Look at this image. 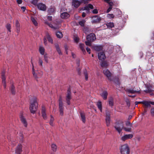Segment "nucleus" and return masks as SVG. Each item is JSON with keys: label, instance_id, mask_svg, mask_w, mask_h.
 Masks as SVG:
<instances>
[{"label": "nucleus", "instance_id": "nucleus-21", "mask_svg": "<svg viewBox=\"0 0 154 154\" xmlns=\"http://www.w3.org/2000/svg\"><path fill=\"white\" fill-rule=\"evenodd\" d=\"M61 17L63 19H67L69 17V15L66 12H64L61 14Z\"/></svg>", "mask_w": 154, "mask_h": 154}, {"label": "nucleus", "instance_id": "nucleus-20", "mask_svg": "<svg viewBox=\"0 0 154 154\" xmlns=\"http://www.w3.org/2000/svg\"><path fill=\"white\" fill-rule=\"evenodd\" d=\"M20 120L21 122L25 127L27 126V122L26 119L23 117L22 115H21L20 116Z\"/></svg>", "mask_w": 154, "mask_h": 154}, {"label": "nucleus", "instance_id": "nucleus-54", "mask_svg": "<svg viewBox=\"0 0 154 154\" xmlns=\"http://www.w3.org/2000/svg\"><path fill=\"white\" fill-rule=\"evenodd\" d=\"M42 63L43 62L42 60L41 59H39V65L41 66H42Z\"/></svg>", "mask_w": 154, "mask_h": 154}, {"label": "nucleus", "instance_id": "nucleus-7", "mask_svg": "<svg viewBox=\"0 0 154 154\" xmlns=\"http://www.w3.org/2000/svg\"><path fill=\"white\" fill-rule=\"evenodd\" d=\"M86 39L88 41L92 42L96 40V38L94 34L91 33L87 36Z\"/></svg>", "mask_w": 154, "mask_h": 154}, {"label": "nucleus", "instance_id": "nucleus-38", "mask_svg": "<svg viewBox=\"0 0 154 154\" xmlns=\"http://www.w3.org/2000/svg\"><path fill=\"white\" fill-rule=\"evenodd\" d=\"M45 23L48 24L50 27L51 28H52L53 29H57V28H58L57 27L54 26H53V25L51 24L48 23V22H47L45 21Z\"/></svg>", "mask_w": 154, "mask_h": 154}, {"label": "nucleus", "instance_id": "nucleus-27", "mask_svg": "<svg viewBox=\"0 0 154 154\" xmlns=\"http://www.w3.org/2000/svg\"><path fill=\"white\" fill-rule=\"evenodd\" d=\"M31 19L33 23V24L35 26H37L38 25V23L34 17H31Z\"/></svg>", "mask_w": 154, "mask_h": 154}, {"label": "nucleus", "instance_id": "nucleus-3", "mask_svg": "<svg viewBox=\"0 0 154 154\" xmlns=\"http://www.w3.org/2000/svg\"><path fill=\"white\" fill-rule=\"evenodd\" d=\"M115 128L119 133H120L123 128V122L122 121H119L115 123Z\"/></svg>", "mask_w": 154, "mask_h": 154}, {"label": "nucleus", "instance_id": "nucleus-56", "mask_svg": "<svg viewBox=\"0 0 154 154\" xmlns=\"http://www.w3.org/2000/svg\"><path fill=\"white\" fill-rule=\"evenodd\" d=\"M83 10H87L88 11H89V8H88V6H86V7H84L83 8Z\"/></svg>", "mask_w": 154, "mask_h": 154}, {"label": "nucleus", "instance_id": "nucleus-45", "mask_svg": "<svg viewBox=\"0 0 154 154\" xmlns=\"http://www.w3.org/2000/svg\"><path fill=\"white\" fill-rule=\"evenodd\" d=\"M151 115L152 116H154V108L152 107L150 110Z\"/></svg>", "mask_w": 154, "mask_h": 154}, {"label": "nucleus", "instance_id": "nucleus-11", "mask_svg": "<svg viewBox=\"0 0 154 154\" xmlns=\"http://www.w3.org/2000/svg\"><path fill=\"white\" fill-rule=\"evenodd\" d=\"M2 83L3 84V86L4 88L6 87V82L5 81V72L4 71H2Z\"/></svg>", "mask_w": 154, "mask_h": 154}, {"label": "nucleus", "instance_id": "nucleus-39", "mask_svg": "<svg viewBox=\"0 0 154 154\" xmlns=\"http://www.w3.org/2000/svg\"><path fill=\"white\" fill-rule=\"evenodd\" d=\"M86 21L85 20H82L79 22V24L82 26H84Z\"/></svg>", "mask_w": 154, "mask_h": 154}, {"label": "nucleus", "instance_id": "nucleus-19", "mask_svg": "<svg viewBox=\"0 0 154 154\" xmlns=\"http://www.w3.org/2000/svg\"><path fill=\"white\" fill-rule=\"evenodd\" d=\"M81 2L77 0H73L72 2V5L74 7L77 8L80 5Z\"/></svg>", "mask_w": 154, "mask_h": 154}, {"label": "nucleus", "instance_id": "nucleus-12", "mask_svg": "<svg viewBox=\"0 0 154 154\" xmlns=\"http://www.w3.org/2000/svg\"><path fill=\"white\" fill-rule=\"evenodd\" d=\"M133 137V135L131 134H125L121 137V140L124 141L128 139L131 138Z\"/></svg>", "mask_w": 154, "mask_h": 154}, {"label": "nucleus", "instance_id": "nucleus-31", "mask_svg": "<svg viewBox=\"0 0 154 154\" xmlns=\"http://www.w3.org/2000/svg\"><path fill=\"white\" fill-rule=\"evenodd\" d=\"M39 51L40 54L42 55H43L44 54L45 52V48L42 46H40L39 49Z\"/></svg>", "mask_w": 154, "mask_h": 154}, {"label": "nucleus", "instance_id": "nucleus-14", "mask_svg": "<svg viewBox=\"0 0 154 154\" xmlns=\"http://www.w3.org/2000/svg\"><path fill=\"white\" fill-rule=\"evenodd\" d=\"M22 151V146L21 144H19L15 149L16 154H20Z\"/></svg>", "mask_w": 154, "mask_h": 154}, {"label": "nucleus", "instance_id": "nucleus-57", "mask_svg": "<svg viewBox=\"0 0 154 154\" xmlns=\"http://www.w3.org/2000/svg\"><path fill=\"white\" fill-rule=\"evenodd\" d=\"M112 9V7H109V8L106 11V13H109L111 10V9Z\"/></svg>", "mask_w": 154, "mask_h": 154}, {"label": "nucleus", "instance_id": "nucleus-32", "mask_svg": "<svg viewBox=\"0 0 154 154\" xmlns=\"http://www.w3.org/2000/svg\"><path fill=\"white\" fill-rule=\"evenodd\" d=\"M50 117L51 118L49 121V124L51 126H53L54 125L53 122L54 120V119L52 115H51Z\"/></svg>", "mask_w": 154, "mask_h": 154}, {"label": "nucleus", "instance_id": "nucleus-63", "mask_svg": "<svg viewBox=\"0 0 154 154\" xmlns=\"http://www.w3.org/2000/svg\"><path fill=\"white\" fill-rule=\"evenodd\" d=\"M44 43L45 45H47V40L46 38H45L44 39Z\"/></svg>", "mask_w": 154, "mask_h": 154}, {"label": "nucleus", "instance_id": "nucleus-23", "mask_svg": "<svg viewBox=\"0 0 154 154\" xmlns=\"http://www.w3.org/2000/svg\"><path fill=\"white\" fill-rule=\"evenodd\" d=\"M94 49L97 51H100L103 48V47L101 45H95L93 47Z\"/></svg>", "mask_w": 154, "mask_h": 154}, {"label": "nucleus", "instance_id": "nucleus-29", "mask_svg": "<svg viewBox=\"0 0 154 154\" xmlns=\"http://www.w3.org/2000/svg\"><path fill=\"white\" fill-rule=\"evenodd\" d=\"M142 104L145 105V106L146 107H150V104L149 101H142Z\"/></svg>", "mask_w": 154, "mask_h": 154}, {"label": "nucleus", "instance_id": "nucleus-35", "mask_svg": "<svg viewBox=\"0 0 154 154\" xmlns=\"http://www.w3.org/2000/svg\"><path fill=\"white\" fill-rule=\"evenodd\" d=\"M79 47L83 53L85 52V51L84 47V44H80L79 45Z\"/></svg>", "mask_w": 154, "mask_h": 154}, {"label": "nucleus", "instance_id": "nucleus-60", "mask_svg": "<svg viewBox=\"0 0 154 154\" xmlns=\"http://www.w3.org/2000/svg\"><path fill=\"white\" fill-rule=\"evenodd\" d=\"M108 3L109 4V5L110 7H112V6L113 5V3L112 2H109Z\"/></svg>", "mask_w": 154, "mask_h": 154}, {"label": "nucleus", "instance_id": "nucleus-24", "mask_svg": "<svg viewBox=\"0 0 154 154\" xmlns=\"http://www.w3.org/2000/svg\"><path fill=\"white\" fill-rule=\"evenodd\" d=\"M55 47L56 48L57 51L60 55H62V53L60 49V48L58 44H55Z\"/></svg>", "mask_w": 154, "mask_h": 154}, {"label": "nucleus", "instance_id": "nucleus-15", "mask_svg": "<svg viewBox=\"0 0 154 154\" xmlns=\"http://www.w3.org/2000/svg\"><path fill=\"white\" fill-rule=\"evenodd\" d=\"M98 57L99 60H103L106 58V56L104 52H101L98 53Z\"/></svg>", "mask_w": 154, "mask_h": 154}, {"label": "nucleus", "instance_id": "nucleus-28", "mask_svg": "<svg viewBox=\"0 0 154 154\" xmlns=\"http://www.w3.org/2000/svg\"><path fill=\"white\" fill-rule=\"evenodd\" d=\"M10 90L12 94H15V88L13 84H12L11 86Z\"/></svg>", "mask_w": 154, "mask_h": 154}, {"label": "nucleus", "instance_id": "nucleus-1", "mask_svg": "<svg viewBox=\"0 0 154 154\" xmlns=\"http://www.w3.org/2000/svg\"><path fill=\"white\" fill-rule=\"evenodd\" d=\"M38 107L37 99L34 97L32 99L30 105L29 109L31 112L32 114L35 113Z\"/></svg>", "mask_w": 154, "mask_h": 154}, {"label": "nucleus", "instance_id": "nucleus-41", "mask_svg": "<svg viewBox=\"0 0 154 154\" xmlns=\"http://www.w3.org/2000/svg\"><path fill=\"white\" fill-rule=\"evenodd\" d=\"M51 147L54 151L55 152L56 151L57 149V146L55 144H52L51 146Z\"/></svg>", "mask_w": 154, "mask_h": 154}, {"label": "nucleus", "instance_id": "nucleus-6", "mask_svg": "<svg viewBox=\"0 0 154 154\" xmlns=\"http://www.w3.org/2000/svg\"><path fill=\"white\" fill-rule=\"evenodd\" d=\"M72 98L71 92L69 89L67 91V94L66 96V100L67 104L69 105L70 104V100Z\"/></svg>", "mask_w": 154, "mask_h": 154}, {"label": "nucleus", "instance_id": "nucleus-9", "mask_svg": "<svg viewBox=\"0 0 154 154\" xmlns=\"http://www.w3.org/2000/svg\"><path fill=\"white\" fill-rule=\"evenodd\" d=\"M37 6L38 9L40 10L45 11L46 9L45 5L42 3L37 4Z\"/></svg>", "mask_w": 154, "mask_h": 154}, {"label": "nucleus", "instance_id": "nucleus-59", "mask_svg": "<svg viewBox=\"0 0 154 154\" xmlns=\"http://www.w3.org/2000/svg\"><path fill=\"white\" fill-rule=\"evenodd\" d=\"M86 50L88 52V53L89 54H90L91 53V50L90 48L87 47L86 48Z\"/></svg>", "mask_w": 154, "mask_h": 154}, {"label": "nucleus", "instance_id": "nucleus-52", "mask_svg": "<svg viewBox=\"0 0 154 154\" xmlns=\"http://www.w3.org/2000/svg\"><path fill=\"white\" fill-rule=\"evenodd\" d=\"M74 41L75 42L77 43L78 42L79 40V38L78 37H75L74 38Z\"/></svg>", "mask_w": 154, "mask_h": 154}, {"label": "nucleus", "instance_id": "nucleus-43", "mask_svg": "<svg viewBox=\"0 0 154 154\" xmlns=\"http://www.w3.org/2000/svg\"><path fill=\"white\" fill-rule=\"evenodd\" d=\"M19 138L20 140V141L21 142H22L23 140V136L22 133H20V134Z\"/></svg>", "mask_w": 154, "mask_h": 154}, {"label": "nucleus", "instance_id": "nucleus-49", "mask_svg": "<svg viewBox=\"0 0 154 154\" xmlns=\"http://www.w3.org/2000/svg\"><path fill=\"white\" fill-rule=\"evenodd\" d=\"M125 101L126 103V104L127 105V106H130V101L129 99H128L126 98L125 100Z\"/></svg>", "mask_w": 154, "mask_h": 154}, {"label": "nucleus", "instance_id": "nucleus-62", "mask_svg": "<svg viewBox=\"0 0 154 154\" xmlns=\"http://www.w3.org/2000/svg\"><path fill=\"white\" fill-rule=\"evenodd\" d=\"M17 1L18 4H21L22 3V0H17Z\"/></svg>", "mask_w": 154, "mask_h": 154}, {"label": "nucleus", "instance_id": "nucleus-36", "mask_svg": "<svg viewBox=\"0 0 154 154\" xmlns=\"http://www.w3.org/2000/svg\"><path fill=\"white\" fill-rule=\"evenodd\" d=\"M56 35L57 38H61L63 37V34L62 33L60 32H57L56 33Z\"/></svg>", "mask_w": 154, "mask_h": 154}, {"label": "nucleus", "instance_id": "nucleus-47", "mask_svg": "<svg viewBox=\"0 0 154 154\" xmlns=\"http://www.w3.org/2000/svg\"><path fill=\"white\" fill-rule=\"evenodd\" d=\"M124 129L126 131L130 132H131V128H126L125 127H123Z\"/></svg>", "mask_w": 154, "mask_h": 154}, {"label": "nucleus", "instance_id": "nucleus-55", "mask_svg": "<svg viewBox=\"0 0 154 154\" xmlns=\"http://www.w3.org/2000/svg\"><path fill=\"white\" fill-rule=\"evenodd\" d=\"M92 13L94 14H96L98 13V11L97 9H94L92 11Z\"/></svg>", "mask_w": 154, "mask_h": 154}, {"label": "nucleus", "instance_id": "nucleus-33", "mask_svg": "<svg viewBox=\"0 0 154 154\" xmlns=\"http://www.w3.org/2000/svg\"><path fill=\"white\" fill-rule=\"evenodd\" d=\"M80 116L82 122L83 123H85V118L84 113L83 112H81Z\"/></svg>", "mask_w": 154, "mask_h": 154}, {"label": "nucleus", "instance_id": "nucleus-22", "mask_svg": "<svg viewBox=\"0 0 154 154\" xmlns=\"http://www.w3.org/2000/svg\"><path fill=\"white\" fill-rule=\"evenodd\" d=\"M101 96L104 100H106L107 98L108 93L106 91H104L101 94Z\"/></svg>", "mask_w": 154, "mask_h": 154}, {"label": "nucleus", "instance_id": "nucleus-30", "mask_svg": "<svg viewBox=\"0 0 154 154\" xmlns=\"http://www.w3.org/2000/svg\"><path fill=\"white\" fill-rule=\"evenodd\" d=\"M100 65L102 67H106L108 66V64L106 61H103L101 63Z\"/></svg>", "mask_w": 154, "mask_h": 154}, {"label": "nucleus", "instance_id": "nucleus-53", "mask_svg": "<svg viewBox=\"0 0 154 154\" xmlns=\"http://www.w3.org/2000/svg\"><path fill=\"white\" fill-rule=\"evenodd\" d=\"M44 58L45 61L47 63H48V57L47 55H45L44 56Z\"/></svg>", "mask_w": 154, "mask_h": 154}, {"label": "nucleus", "instance_id": "nucleus-46", "mask_svg": "<svg viewBox=\"0 0 154 154\" xmlns=\"http://www.w3.org/2000/svg\"><path fill=\"white\" fill-rule=\"evenodd\" d=\"M90 42L89 41H87L85 42V43L86 45L87 46H91V42Z\"/></svg>", "mask_w": 154, "mask_h": 154}, {"label": "nucleus", "instance_id": "nucleus-4", "mask_svg": "<svg viewBox=\"0 0 154 154\" xmlns=\"http://www.w3.org/2000/svg\"><path fill=\"white\" fill-rule=\"evenodd\" d=\"M32 63V74L35 78L36 79H37L40 78L42 75L43 74L42 72L41 71H40L39 72H35L33 64Z\"/></svg>", "mask_w": 154, "mask_h": 154}, {"label": "nucleus", "instance_id": "nucleus-61", "mask_svg": "<svg viewBox=\"0 0 154 154\" xmlns=\"http://www.w3.org/2000/svg\"><path fill=\"white\" fill-rule=\"evenodd\" d=\"M126 125L127 126H131V123L129 121L127 122L126 123Z\"/></svg>", "mask_w": 154, "mask_h": 154}, {"label": "nucleus", "instance_id": "nucleus-8", "mask_svg": "<svg viewBox=\"0 0 154 154\" xmlns=\"http://www.w3.org/2000/svg\"><path fill=\"white\" fill-rule=\"evenodd\" d=\"M59 107L60 115L62 116L63 115V103L62 101V98L60 97L59 99Z\"/></svg>", "mask_w": 154, "mask_h": 154}, {"label": "nucleus", "instance_id": "nucleus-58", "mask_svg": "<svg viewBox=\"0 0 154 154\" xmlns=\"http://www.w3.org/2000/svg\"><path fill=\"white\" fill-rule=\"evenodd\" d=\"M88 8H89L91 9H93L94 8L93 6L91 4H89L88 5Z\"/></svg>", "mask_w": 154, "mask_h": 154}, {"label": "nucleus", "instance_id": "nucleus-64", "mask_svg": "<svg viewBox=\"0 0 154 154\" xmlns=\"http://www.w3.org/2000/svg\"><path fill=\"white\" fill-rule=\"evenodd\" d=\"M21 9L24 12L25 11V10L26 9V8L25 7L23 6V7H21Z\"/></svg>", "mask_w": 154, "mask_h": 154}, {"label": "nucleus", "instance_id": "nucleus-34", "mask_svg": "<svg viewBox=\"0 0 154 154\" xmlns=\"http://www.w3.org/2000/svg\"><path fill=\"white\" fill-rule=\"evenodd\" d=\"M109 104L110 106L111 107L113 106V100L112 97L110 98L109 101Z\"/></svg>", "mask_w": 154, "mask_h": 154}, {"label": "nucleus", "instance_id": "nucleus-44", "mask_svg": "<svg viewBox=\"0 0 154 154\" xmlns=\"http://www.w3.org/2000/svg\"><path fill=\"white\" fill-rule=\"evenodd\" d=\"M107 17L109 18H113L114 17V15L112 14H108L107 15Z\"/></svg>", "mask_w": 154, "mask_h": 154}, {"label": "nucleus", "instance_id": "nucleus-2", "mask_svg": "<svg viewBox=\"0 0 154 154\" xmlns=\"http://www.w3.org/2000/svg\"><path fill=\"white\" fill-rule=\"evenodd\" d=\"M120 149L121 154H129V148L126 144L122 146Z\"/></svg>", "mask_w": 154, "mask_h": 154}, {"label": "nucleus", "instance_id": "nucleus-26", "mask_svg": "<svg viewBox=\"0 0 154 154\" xmlns=\"http://www.w3.org/2000/svg\"><path fill=\"white\" fill-rule=\"evenodd\" d=\"M97 105L98 108L100 110L101 112H102V107L101 102L100 101H99L97 103Z\"/></svg>", "mask_w": 154, "mask_h": 154}, {"label": "nucleus", "instance_id": "nucleus-40", "mask_svg": "<svg viewBox=\"0 0 154 154\" xmlns=\"http://www.w3.org/2000/svg\"><path fill=\"white\" fill-rule=\"evenodd\" d=\"M48 11L49 14H51L54 11V9L53 8H51L48 9Z\"/></svg>", "mask_w": 154, "mask_h": 154}, {"label": "nucleus", "instance_id": "nucleus-37", "mask_svg": "<svg viewBox=\"0 0 154 154\" xmlns=\"http://www.w3.org/2000/svg\"><path fill=\"white\" fill-rule=\"evenodd\" d=\"M106 26L108 28H112L114 27V24L113 23L110 22L107 23Z\"/></svg>", "mask_w": 154, "mask_h": 154}, {"label": "nucleus", "instance_id": "nucleus-13", "mask_svg": "<svg viewBox=\"0 0 154 154\" xmlns=\"http://www.w3.org/2000/svg\"><path fill=\"white\" fill-rule=\"evenodd\" d=\"M104 74L108 78V79L110 80H111V74L109 71L107 69H105L103 71Z\"/></svg>", "mask_w": 154, "mask_h": 154}, {"label": "nucleus", "instance_id": "nucleus-51", "mask_svg": "<svg viewBox=\"0 0 154 154\" xmlns=\"http://www.w3.org/2000/svg\"><path fill=\"white\" fill-rule=\"evenodd\" d=\"M84 73L85 75V79L86 80H88V75L87 72L86 71L84 72Z\"/></svg>", "mask_w": 154, "mask_h": 154}, {"label": "nucleus", "instance_id": "nucleus-42", "mask_svg": "<svg viewBox=\"0 0 154 154\" xmlns=\"http://www.w3.org/2000/svg\"><path fill=\"white\" fill-rule=\"evenodd\" d=\"M6 27L7 30L10 32H11V25L10 24H8L6 25Z\"/></svg>", "mask_w": 154, "mask_h": 154}, {"label": "nucleus", "instance_id": "nucleus-17", "mask_svg": "<svg viewBox=\"0 0 154 154\" xmlns=\"http://www.w3.org/2000/svg\"><path fill=\"white\" fill-rule=\"evenodd\" d=\"M15 26L16 28V32L17 33H19L20 30V24L17 20H16L15 21Z\"/></svg>", "mask_w": 154, "mask_h": 154}, {"label": "nucleus", "instance_id": "nucleus-10", "mask_svg": "<svg viewBox=\"0 0 154 154\" xmlns=\"http://www.w3.org/2000/svg\"><path fill=\"white\" fill-rule=\"evenodd\" d=\"M42 116L44 120L47 119V117L46 113V109L45 107L42 106Z\"/></svg>", "mask_w": 154, "mask_h": 154}, {"label": "nucleus", "instance_id": "nucleus-48", "mask_svg": "<svg viewBox=\"0 0 154 154\" xmlns=\"http://www.w3.org/2000/svg\"><path fill=\"white\" fill-rule=\"evenodd\" d=\"M81 3H83L85 4H86L88 3V0H80V1Z\"/></svg>", "mask_w": 154, "mask_h": 154}, {"label": "nucleus", "instance_id": "nucleus-25", "mask_svg": "<svg viewBox=\"0 0 154 154\" xmlns=\"http://www.w3.org/2000/svg\"><path fill=\"white\" fill-rule=\"evenodd\" d=\"M46 37L48 40V41L51 44H53V41L50 35L48 33H47L46 34Z\"/></svg>", "mask_w": 154, "mask_h": 154}, {"label": "nucleus", "instance_id": "nucleus-5", "mask_svg": "<svg viewBox=\"0 0 154 154\" xmlns=\"http://www.w3.org/2000/svg\"><path fill=\"white\" fill-rule=\"evenodd\" d=\"M105 120L107 126H109L110 121V112L108 110L106 111Z\"/></svg>", "mask_w": 154, "mask_h": 154}, {"label": "nucleus", "instance_id": "nucleus-16", "mask_svg": "<svg viewBox=\"0 0 154 154\" xmlns=\"http://www.w3.org/2000/svg\"><path fill=\"white\" fill-rule=\"evenodd\" d=\"M140 88L139 89H137V90H134L133 89H127L126 91L129 93L134 94L135 93H140Z\"/></svg>", "mask_w": 154, "mask_h": 154}, {"label": "nucleus", "instance_id": "nucleus-50", "mask_svg": "<svg viewBox=\"0 0 154 154\" xmlns=\"http://www.w3.org/2000/svg\"><path fill=\"white\" fill-rule=\"evenodd\" d=\"M38 2V0H32V3L34 5H36Z\"/></svg>", "mask_w": 154, "mask_h": 154}, {"label": "nucleus", "instance_id": "nucleus-18", "mask_svg": "<svg viewBox=\"0 0 154 154\" xmlns=\"http://www.w3.org/2000/svg\"><path fill=\"white\" fill-rule=\"evenodd\" d=\"M92 21L93 23H98L101 20V17L98 16H95L93 17Z\"/></svg>", "mask_w": 154, "mask_h": 154}]
</instances>
